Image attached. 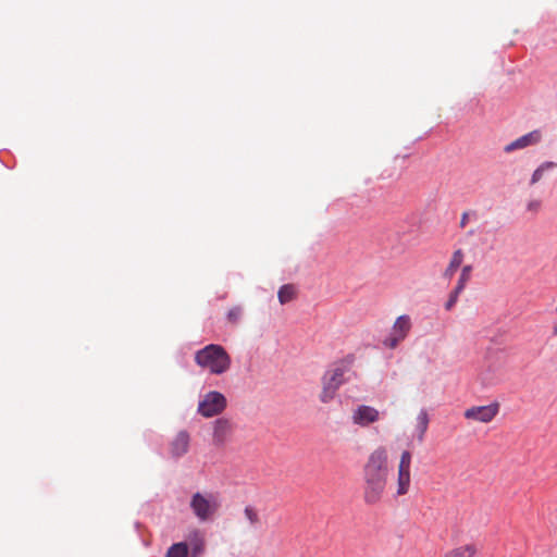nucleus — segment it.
Here are the masks:
<instances>
[{
    "label": "nucleus",
    "mask_w": 557,
    "mask_h": 557,
    "mask_svg": "<svg viewBox=\"0 0 557 557\" xmlns=\"http://www.w3.org/2000/svg\"><path fill=\"white\" fill-rule=\"evenodd\" d=\"M410 329L411 320L409 315L398 317L394 322L389 336L384 339L383 344L391 349L396 348L407 337Z\"/></svg>",
    "instance_id": "obj_7"
},
{
    "label": "nucleus",
    "mask_w": 557,
    "mask_h": 557,
    "mask_svg": "<svg viewBox=\"0 0 557 557\" xmlns=\"http://www.w3.org/2000/svg\"><path fill=\"white\" fill-rule=\"evenodd\" d=\"M471 271H472L471 265H465L462 268L461 274L459 276V280H458L457 285L455 286L454 290H456L457 293H461L465 289L466 284L470 280Z\"/></svg>",
    "instance_id": "obj_18"
},
{
    "label": "nucleus",
    "mask_w": 557,
    "mask_h": 557,
    "mask_svg": "<svg viewBox=\"0 0 557 557\" xmlns=\"http://www.w3.org/2000/svg\"><path fill=\"white\" fill-rule=\"evenodd\" d=\"M463 261V252L461 249H457L454 251L451 259L449 261L448 267L446 268L444 275L447 278H451L456 273L457 269L461 265Z\"/></svg>",
    "instance_id": "obj_15"
},
{
    "label": "nucleus",
    "mask_w": 557,
    "mask_h": 557,
    "mask_svg": "<svg viewBox=\"0 0 557 557\" xmlns=\"http://www.w3.org/2000/svg\"><path fill=\"white\" fill-rule=\"evenodd\" d=\"M459 295H460V293H457L456 290L453 289V292L449 295L448 300L445 304L446 310H450L456 305Z\"/></svg>",
    "instance_id": "obj_24"
},
{
    "label": "nucleus",
    "mask_w": 557,
    "mask_h": 557,
    "mask_svg": "<svg viewBox=\"0 0 557 557\" xmlns=\"http://www.w3.org/2000/svg\"><path fill=\"white\" fill-rule=\"evenodd\" d=\"M295 296L296 288L292 284L283 285L277 293L278 300L282 305L292 301L295 298Z\"/></svg>",
    "instance_id": "obj_16"
},
{
    "label": "nucleus",
    "mask_w": 557,
    "mask_h": 557,
    "mask_svg": "<svg viewBox=\"0 0 557 557\" xmlns=\"http://www.w3.org/2000/svg\"><path fill=\"white\" fill-rule=\"evenodd\" d=\"M411 456L401 455L398 463L396 487L393 496L395 498L405 496L409 493L411 486Z\"/></svg>",
    "instance_id": "obj_6"
},
{
    "label": "nucleus",
    "mask_w": 557,
    "mask_h": 557,
    "mask_svg": "<svg viewBox=\"0 0 557 557\" xmlns=\"http://www.w3.org/2000/svg\"><path fill=\"white\" fill-rule=\"evenodd\" d=\"M245 516L251 524H256L259 521L258 513L251 506L245 508Z\"/></svg>",
    "instance_id": "obj_23"
},
{
    "label": "nucleus",
    "mask_w": 557,
    "mask_h": 557,
    "mask_svg": "<svg viewBox=\"0 0 557 557\" xmlns=\"http://www.w3.org/2000/svg\"><path fill=\"white\" fill-rule=\"evenodd\" d=\"M542 140V133L539 129H534L504 147V151L510 153L515 150L524 149L530 146H535Z\"/></svg>",
    "instance_id": "obj_10"
},
{
    "label": "nucleus",
    "mask_w": 557,
    "mask_h": 557,
    "mask_svg": "<svg viewBox=\"0 0 557 557\" xmlns=\"http://www.w3.org/2000/svg\"><path fill=\"white\" fill-rule=\"evenodd\" d=\"M346 372L347 368L345 366H336L325 373L323 377V389L320 395L322 403H329L334 398L337 389L346 381Z\"/></svg>",
    "instance_id": "obj_3"
},
{
    "label": "nucleus",
    "mask_w": 557,
    "mask_h": 557,
    "mask_svg": "<svg viewBox=\"0 0 557 557\" xmlns=\"http://www.w3.org/2000/svg\"><path fill=\"white\" fill-rule=\"evenodd\" d=\"M478 547L474 543H468L447 550L443 557H475Z\"/></svg>",
    "instance_id": "obj_12"
},
{
    "label": "nucleus",
    "mask_w": 557,
    "mask_h": 557,
    "mask_svg": "<svg viewBox=\"0 0 557 557\" xmlns=\"http://www.w3.org/2000/svg\"><path fill=\"white\" fill-rule=\"evenodd\" d=\"M391 466L386 455H370L362 468V496L367 505H376L386 494Z\"/></svg>",
    "instance_id": "obj_1"
},
{
    "label": "nucleus",
    "mask_w": 557,
    "mask_h": 557,
    "mask_svg": "<svg viewBox=\"0 0 557 557\" xmlns=\"http://www.w3.org/2000/svg\"><path fill=\"white\" fill-rule=\"evenodd\" d=\"M429 425V414L426 410L422 409L417 416V430L421 438Z\"/></svg>",
    "instance_id": "obj_19"
},
{
    "label": "nucleus",
    "mask_w": 557,
    "mask_h": 557,
    "mask_svg": "<svg viewBox=\"0 0 557 557\" xmlns=\"http://www.w3.org/2000/svg\"><path fill=\"white\" fill-rule=\"evenodd\" d=\"M500 405L497 401L491 403L486 406H473L468 408L463 416L468 420L488 423L491 422L499 412Z\"/></svg>",
    "instance_id": "obj_8"
},
{
    "label": "nucleus",
    "mask_w": 557,
    "mask_h": 557,
    "mask_svg": "<svg viewBox=\"0 0 557 557\" xmlns=\"http://www.w3.org/2000/svg\"><path fill=\"white\" fill-rule=\"evenodd\" d=\"M243 315V308L240 306H235L231 308L227 312V321L231 324H237Z\"/></svg>",
    "instance_id": "obj_22"
},
{
    "label": "nucleus",
    "mask_w": 557,
    "mask_h": 557,
    "mask_svg": "<svg viewBox=\"0 0 557 557\" xmlns=\"http://www.w3.org/2000/svg\"><path fill=\"white\" fill-rule=\"evenodd\" d=\"M556 312H557V306H556ZM554 334L557 335V323L554 326Z\"/></svg>",
    "instance_id": "obj_26"
},
{
    "label": "nucleus",
    "mask_w": 557,
    "mask_h": 557,
    "mask_svg": "<svg viewBox=\"0 0 557 557\" xmlns=\"http://www.w3.org/2000/svg\"><path fill=\"white\" fill-rule=\"evenodd\" d=\"M232 432V424L226 419H218L214 422L213 440L215 443L222 444L227 441Z\"/></svg>",
    "instance_id": "obj_11"
},
{
    "label": "nucleus",
    "mask_w": 557,
    "mask_h": 557,
    "mask_svg": "<svg viewBox=\"0 0 557 557\" xmlns=\"http://www.w3.org/2000/svg\"><path fill=\"white\" fill-rule=\"evenodd\" d=\"M226 407V398L220 392H209L199 401L198 412L205 418L220 414Z\"/></svg>",
    "instance_id": "obj_5"
},
{
    "label": "nucleus",
    "mask_w": 557,
    "mask_h": 557,
    "mask_svg": "<svg viewBox=\"0 0 557 557\" xmlns=\"http://www.w3.org/2000/svg\"><path fill=\"white\" fill-rule=\"evenodd\" d=\"M188 546L185 542H178L171 545L165 557H187Z\"/></svg>",
    "instance_id": "obj_17"
},
{
    "label": "nucleus",
    "mask_w": 557,
    "mask_h": 557,
    "mask_svg": "<svg viewBox=\"0 0 557 557\" xmlns=\"http://www.w3.org/2000/svg\"><path fill=\"white\" fill-rule=\"evenodd\" d=\"M557 168V163L553 161H545L542 162L532 173L530 178V186L536 185L539 182H541L545 175Z\"/></svg>",
    "instance_id": "obj_13"
},
{
    "label": "nucleus",
    "mask_w": 557,
    "mask_h": 557,
    "mask_svg": "<svg viewBox=\"0 0 557 557\" xmlns=\"http://www.w3.org/2000/svg\"><path fill=\"white\" fill-rule=\"evenodd\" d=\"M467 223H468V213L465 212V213H462V216H461L460 226L465 227Z\"/></svg>",
    "instance_id": "obj_25"
},
{
    "label": "nucleus",
    "mask_w": 557,
    "mask_h": 557,
    "mask_svg": "<svg viewBox=\"0 0 557 557\" xmlns=\"http://www.w3.org/2000/svg\"><path fill=\"white\" fill-rule=\"evenodd\" d=\"M195 362L211 374L220 375L231 368V356L218 344H209L195 354Z\"/></svg>",
    "instance_id": "obj_2"
},
{
    "label": "nucleus",
    "mask_w": 557,
    "mask_h": 557,
    "mask_svg": "<svg viewBox=\"0 0 557 557\" xmlns=\"http://www.w3.org/2000/svg\"><path fill=\"white\" fill-rule=\"evenodd\" d=\"M219 506V502L213 494L195 493L190 500L193 512L201 521L210 519L216 512Z\"/></svg>",
    "instance_id": "obj_4"
},
{
    "label": "nucleus",
    "mask_w": 557,
    "mask_h": 557,
    "mask_svg": "<svg viewBox=\"0 0 557 557\" xmlns=\"http://www.w3.org/2000/svg\"><path fill=\"white\" fill-rule=\"evenodd\" d=\"M352 422L360 426H368L380 419V412L370 406H358L352 412Z\"/></svg>",
    "instance_id": "obj_9"
},
{
    "label": "nucleus",
    "mask_w": 557,
    "mask_h": 557,
    "mask_svg": "<svg viewBox=\"0 0 557 557\" xmlns=\"http://www.w3.org/2000/svg\"><path fill=\"white\" fill-rule=\"evenodd\" d=\"M190 543L193 546L194 553H199L203 550L205 543L201 534L198 531H194L190 536Z\"/></svg>",
    "instance_id": "obj_20"
},
{
    "label": "nucleus",
    "mask_w": 557,
    "mask_h": 557,
    "mask_svg": "<svg viewBox=\"0 0 557 557\" xmlns=\"http://www.w3.org/2000/svg\"><path fill=\"white\" fill-rule=\"evenodd\" d=\"M190 436L186 431H181L176 434L172 442L174 453H185L189 448Z\"/></svg>",
    "instance_id": "obj_14"
},
{
    "label": "nucleus",
    "mask_w": 557,
    "mask_h": 557,
    "mask_svg": "<svg viewBox=\"0 0 557 557\" xmlns=\"http://www.w3.org/2000/svg\"><path fill=\"white\" fill-rule=\"evenodd\" d=\"M543 202L541 199H529L525 203V211L531 214H537L542 210Z\"/></svg>",
    "instance_id": "obj_21"
}]
</instances>
